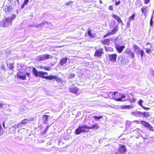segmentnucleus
Masks as SVG:
<instances>
[{"label":"nucleus","instance_id":"1","mask_svg":"<svg viewBox=\"0 0 154 154\" xmlns=\"http://www.w3.org/2000/svg\"><path fill=\"white\" fill-rule=\"evenodd\" d=\"M32 72L35 77H39L45 79H46V76L45 75L48 74V73L46 72L42 71L38 72L37 69L34 67L32 69Z\"/></svg>","mask_w":154,"mask_h":154},{"label":"nucleus","instance_id":"2","mask_svg":"<svg viewBox=\"0 0 154 154\" xmlns=\"http://www.w3.org/2000/svg\"><path fill=\"white\" fill-rule=\"evenodd\" d=\"M140 124L147 129L151 131L154 132V127L148 122L144 120H142L140 121Z\"/></svg>","mask_w":154,"mask_h":154},{"label":"nucleus","instance_id":"3","mask_svg":"<svg viewBox=\"0 0 154 154\" xmlns=\"http://www.w3.org/2000/svg\"><path fill=\"white\" fill-rule=\"evenodd\" d=\"M118 30L119 26L118 25H116L113 27V29L111 32H108L106 34L104 35L103 37V38H105L109 35L115 34L116 33V32L118 31Z\"/></svg>","mask_w":154,"mask_h":154},{"label":"nucleus","instance_id":"4","mask_svg":"<svg viewBox=\"0 0 154 154\" xmlns=\"http://www.w3.org/2000/svg\"><path fill=\"white\" fill-rule=\"evenodd\" d=\"M0 25L3 27H6L12 24V23L8 17L6 18L0 22Z\"/></svg>","mask_w":154,"mask_h":154},{"label":"nucleus","instance_id":"5","mask_svg":"<svg viewBox=\"0 0 154 154\" xmlns=\"http://www.w3.org/2000/svg\"><path fill=\"white\" fill-rule=\"evenodd\" d=\"M112 97L115 100L118 101H122L121 98V93L115 91L113 93Z\"/></svg>","mask_w":154,"mask_h":154},{"label":"nucleus","instance_id":"6","mask_svg":"<svg viewBox=\"0 0 154 154\" xmlns=\"http://www.w3.org/2000/svg\"><path fill=\"white\" fill-rule=\"evenodd\" d=\"M127 148L126 146L120 144L118 149V151L120 154H124L127 152Z\"/></svg>","mask_w":154,"mask_h":154},{"label":"nucleus","instance_id":"7","mask_svg":"<svg viewBox=\"0 0 154 154\" xmlns=\"http://www.w3.org/2000/svg\"><path fill=\"white\" fill-rule=\"evenodd\" d=\"M104 53L103 48H101L99 49L96 50L94 54V56L97 57H101Z\"/></svg>","mask_w":154,"mask_h":154},{"label":"nucleus","instance_id":"8","mask_svg":"<svg viewBox=\"0 0 154 154\" xmlns=\"http://www.w3.org/2000/svg\"><path fill=\"white\" fill-rule=\"evenodd\" d=\"M17 78L22 80H25L26 79V75L23 72L19 71L16 74Z\"/></svg>","mask_w":154,"mask_h":154},{"label":"nucleus","instance_id":"9","mask_svg":"<svg viewBox=\"0 0 154 154\" xmlns=\"http://www.w3.org/2000/svg\"><path fill=\"white\" fill-rule=\"evenodd\" d=\"M118 60H120L121 63L123 65H125L129 62V61L126 60L125 58L122 55H119L118 57Z\"/></svg>","mask_w":154,"mask_h":154},{"label":"nucleus","instance_id":"10","mask_svg":"<svg viewBox=\"0 0 154 154\" xmlns=\"http://www.w3.org/2000/svg\"><path fill=\"white\" fill-rule=\"evenodd\" d=\"M112 40V38H105L101 41V43L104 45H110L111 41Z\"/></svg>","mask_w":154,"mask_h":154},{"label":"nucleus","instance_id":"11","mask_svg":"<svg viewBox=\"0 0 154 154\" xmlns=\"http://www.w3.org/2000/svg\"><path fill=\"white\" fill-rule=\"evenodd\" d=\"M109 60L113 63L115 62L116 61L117 54H109L108 55Z\"/></svg>","mask_w":154,"mask_h":154},{"label":"nucleus","instance_id":"12","mask_svg":"<svg viewBox=\"0 0 154 154\" xmlns=\"http://www.w3.org/2000/svg\"><path fill=\"white\" fill-rule=\"evenodd\" d=\"M125 48V46L124 45L120 46L118 45H116L115 47L116 51L119 53H122Z\"/></svg>","mask_w":154,"mask_h":154},{"label":"nucleus","instance_id":"13","mask_svg":"<svg viewBox=\"0 0 154 154\" xmlns=\"http://www.w3.org/2000/svg\"><path fill=\"white\" fill-rule=\"evenodd\" d=\"M147 8V6H144L141 9V12L143 14L144 16L146 17L147 16V14L148 12Z\"/></svg>","mask_w":154,"mask_h":154},{"label":"nucleus","instance_id":"14","mask_svg":"<svg viewBox=\"0 0 154 154\" xmlns=\"http://www.w3.org/2000/svg\"><path fill=\"white\" fill-rule=\"evenodd\" d=\"M34 120V119L33 118H30L29 119H25L22 121L20 123V125H25L28 122L30 121L33 122Z\"/></svg>","mask_w":154,"mask_h":154},{"label":"nucleus","instance_id":"15","mask_svg":"<svg viewBox=\"0 0 154 154\" xmlns=\"http://www.w3.org/2000/svg\"><path fill=\"white\" fill-rule=\"evenodd\" d=\"M112 16L119 23H121L122 25H123V22L119 16L115 14H112Z\"/></svg>","mask_w":154,"mask_h":154},{"label":"nucleus","instance_id":"16","mask_svg":"<svg viewBox=\"0 0 154 154\" xmlns=\"http://www.w3.org/2000/svg\"><path fill=\"white\" fill-rule=\"evenodd\" d=\"M69 90L70 92L76 94L79 91V89L76 87H71L69 88Z\"/></svg>","mask_w":154,"mask_h":154},{"label":"nucleus","instance_id":"17","mask_svg":"<svg viewBox=\"0 0 154 154\" xmlns=\"http://www.w3.org/2000/svg\"><path fill=\"white\" fill-rule=\"evenodd\" d=\"M134 107V106L133 105H122L120 106V108L122 109H129L130 108H133Z\"/></svg>","mask_w":154,"mask_h":154},{"label":"nucleus","instance_id":"18","mask_svg":"<svg viewBox=\"0 0 154 154\" xmlns=\"http://www.w3.org/2000/svg\"><path fill=\"white\" fill-rule=\"evenodd\" d=\"M80 127L82 130V133L87 132L89 131V130L88 128V126H87L86 125H82L80 126Z\"/></svg>","mask_w":154,"mask_h":154},{"label":"nucleus","instance_id":"19","mask_svg":"<svg viewBox=\"0 0 154 154\" xmlns=\"http://www.w3.org/2000/svg\"><path fill=\"white\" fill-rule=\"evenodd\" d=\"M126 53L130 57L133 59L134 58L135 56L134 53L133 52L129 51L126 52Z\"/></svg>","mask_w":154,"mask_h":154},{"label":"nucleus","instance_id":"20","mask_svg":"<svg viewBox=\"0 0 154 154\" xmlns=\"http://www.w3.org/2000/svg\"><path fill=\"white\" fill-rule=\"evenodd\" d=\"M67 58L66 57H64L62 58L60 61V65H63L67 63Z\"/></svg>","mask_w":154,"mask_h":154},{"label":"nucleus","instance_id":"21","mask_svg":"<svg viewBox=\"0 0 154 154\" xmlns=\"http://www.w3.org/2000/svg\"><path fill=\"white\" fill-rule=\"evenodd\" d=\"M99 126L97 124H94L91 126L88 127V128L89 129H95L97 130L99 128Z\"/></svg>","mask_w":154,"mask_h":154},{"label":"nucleus","instance_id":"22","mask_svg":"<svg viewBox=\"0 0 154 154\" xmlns=\"http://www.w3.org/2000/svg\"><path fill=\"white\" fill-rule=\"evenodd\" d=\"M131 114L136 117H141L142 115V112L139 111L133 112Z\"/></svg>","mask_w":154,"mask_h":154},{"label":"nucleus","instance_id":"23","mask_svg":"<svg viewBox=\"0 0 154 154\" xmlns=\"http://www.w3.org/2000/svg\"><path fill=\"white\" fill-rule=\"evenodd\" d=\"M48 116L46 115H43L42 116V119L44 124L47 123L48 121Z\"/></svg>","mask_w":154,"mask_h":154},{"label":"nucleus","instance_id":"24","mask_svg":"<svg viewBox=\"0 0 154 154\" xmlns=\"http://www.w3.org/2000/svg\"><path fill=\"white\" fill-rule=\"evenodd\" d=\"M88 35L89 36L92 38H94L96 37V33H92L91 30L89 29L87 32Z\"/></svg>","mask_w":154,"mask_h":154},{"label":"nucleus","instance_id":"25","mask_svg":"<svg viewBox=\"0 0 154 154\" xmlns=\"http://www.w3.org/2000/svg\"><path fill=\"white\" fill-rule=\"evenodd\" d=\"M82 130L81 129L80 126L77 129L75 130V134L77 135L81 133H82Z\"/></svg>","mask_w":154,"mask_h":154},{"label":"nucleus","instance_id":"26","mask_svg":"<svg viewBox=\"0 0 154 154\" xmlns=\"http://www.w3.org/2000/svg\"><path fill=\"white\" fill-rule=\"evenodd\" d=\"M37 59L38 61L45 60L44 55H42L38 56L37 57Z\"/></svg>","mask_w":154,"mask_h":154},{"label":"nucleus","instance_id":"27","mask_svg":"<svg viewBox=\"0 0 154 154\" xmlns=\"http://www.w3.org/2000/svg\"><path fill=\"white\" fill-rule=\"evenodd\" d=\"M48 23L46 21H44L42 22L41 23L36 25V27L37 28L41 27L43 26L44 25H45L46 24H48Z\"/></svg>","mask_w":154,"mask_h":154},{"label":"nucleus","instance_id":"28","mask_svg":"<svg viewBox=\"0 0 154 154\" xmlns=\"http://www.w3.org/2000/svg\"><path fill=\"white\" fill-rule=\"evenodd\" d=\"M55 76L50 75L49 76H46L45 79L49 80H53L55 78Z\"/></svg>","mask_w":154,"mask_h":154},{"label":"nucleus","instance_id":"29","mask_svg":"<svg viewBox=\"0 0 154 154\" xmlns=\"http://www.w3.org/2000/svg\"><path fill=\"white\" fill-rule=\"evenodd\" d=\"M45 60H48L50 59H51L53 58V56L52 55L48 54H45L44 55Z\"/></svg>","mask_w":154,"mask_h":154},{"label":"nucleus","instance_id":"30","mask_svg":"<svg viewBox=\"0 0 154 154\" xmlns=\"http://www.w3.org/2000/svg\"><path fill=\"white\" fill-rule=\"evenodd\" d=\"M29 0H24L23 4L21 5V8L23 9L25 5H26L29 1Z\"/></svg>","mask_w":154,"mask_h":154},{"label":"nucleus","instance_id":"31","mask_svg":"<svg viewBox=\"0 0 154 154\" xmlns=\"http://www.w3.org/2000/svg\"><path fill=\"white\" fill-rule=\"evenodd\" d=\"M40 67V69H43L48 71H50L51 70V68L49 67L41 66Z\"/></svg>","mask_w":154,"mask_h":154},{"label":"nucleus","instance_id":"32","mask_svg":"<svg viewBox=\"0 0 154 154\" xmlns=\"http://www.w3.org/2000/svg\"><path fill=\"white\" fill-rule=\"evenodd\" d=\"M143 115V116L145 118H147L149 116V113L146 112H142V115Z\"/></svg>","mask_w":154,"mask_h":154},{"label":"nucleus","instance_id":"33","mask_svg":"<svg viewBox=\"0 0 154 154\" xmlns=\"http://www.w3.org/2000/svg\"><path fill=\"white\" fill-rule=\"evenodd\" d=\"M135 14H133L131 16L129 17L128 18V20L131 21V20H134V19Z\"/></svg>","mask_w":154,"mask_h":154},{"label":"nucleus","instance_id":"34","mask_svg":"<svg viewBox=\"0 0 154 154\" xmlns=\"http://www.w3.org/2000/svg\"><path fill=\"white\" fill-rule=\"evenodd\" d=\"M127 101H128L131 103H135L136 99L134 98H130L127 100Z\"/></svg>","mask_w":154,"mask_h":154},{"label":"nucleus","instance_id":"35","mask_svg":"<svg viewBox=\"0 0 154 154\" xmlns=\"http://www.w3.org/2000/svg\"><path fill=\"white\" fill-rule=\"evenodd\" d=\"M15 17L16 15L14 14H13L11 15V17H8V18H9V20L12 23V20H13Z\"/></svg>","mask_w":154,"mask_h":154},{"label":"nucleus","instance_id":"36","mask_svg":"<svg viewBox=\"0 0 154 154\" xmlns=\"http://www.w3.org/2000/svg\"><path fill=\"white\" fill-rule=\"evenodd\" d=\"M146 52L148 54H150L152 52V50L149 48H145Z\"/></svg>","mask_w":154,"mask_h":154},{"label":"nucleus","instance_id":"37","mask_svg":"<svg viewBox=\"0 0 154 154\" xmlns=\"http://www.w3.org/2000/svg\"><path fill=\"white\" fill-rule=\"evenodd\" d=\"M4 10L5 12L9 11L11 10L10 6H6Z\"/></svg>","mask_w":154,"mask_h":154},{"label":"nucleus","instance_id":"38","mask_svg":"<svg viewBox=\"0 0 154 154\" xmlns=\"http://www.w3.org/2000/svg\"><path fill=\"white\" fill-rule=\"evenodd\" d=\"M20 123H19L15 125L12 126V128H19L20 127Z\"/></svg>","mask_w":154,"mask_h":154},{"label":"nucleus","instance_id":"39","mask_svg":"<svg viewBox=\"0 0 154 154\" xmlns=\"http://www.w3.org/2000/svg\"><path fill=\"white\" fill-rule=\"evenodd\" d=\"M4 132V131L2 127V125H0V136L2 135L3 133Z\"/></svg>","mask_w":154,"mask_h":154},{"label":"nucleus","instance_id":"40","mask_svg":"<svg viewBox=\"0 0 154 154\" xmlns=\"http://www.w3.org/2000/svg\"><path fill=\"white\" fill-rule=\"evenodd\" d=\"M75 74L74 73H71L68 77V79H71L75 77Z\"/></svg>","mask_w":154,"mask_h":154},{"label":"nucleus","instance_id":"41","mask_svg":"<svg viewBox=\"0 0 154 154\" xmlns=\"http://www.w3.org/2000/svg\"><path fill=\"white\" fill-rule=\"evenodd\" d=\"M93 118L94 119H100L101 118H103V116H93Z\"/></svg>","mask_w":154,"mask_h":154},{"label":"nucleus","instance_id":"42","mask_svg":"<svg viewBox=\"0 0 154 154\" xmlns=\"http://www.w3.org/2000/svg\"><path fill=\"white\" fill-rule=\"evenodd\" d=\"M54 79H55L56 81L58 82H60L62 81V80L60 78H58L56 76H55V78Z\"/></svg>","mask_w":154,"mask_h":154},{"label":"nucleus","instance_id":"43","mask_svg":"<svg viewBox=\"0 0 154 154\" xmlns=\"http://www.w3.org/2000/svg\"><path fill=\"white\" fill-rule=\"evenodd\" d=\"M14 64V63H10L9 65V68L12 71L13 70V69L14 68V66H13Z\"/></svg>","mask_w":154,"mask_h":154},{"label":"nucleus","instance_id":"44","mask_svg":"<svg viewBox=\"0 0 154 154\" xmlns=\"http://www.w3.org/2000/svg\"><path fill=\"white\" fill-rule=\"evenodd\" d=\"M143 102V101L142 100H139L138 102V103L140 106L142 107L143 106L142 105V103Z\"/></svg>","mask_w":154,"mask_h":154},{"label":"nucleus","instance_id":"45","mask_svg":"<svg viewBox=\"0 0 154 154\" xmlns=\"http://www.w3.org/2000/svg\"><path fill=\"white\" fill-rule=\"evenodd\" d=\"M0 68L3 70H6L5 66L4 64H2L1 65Z\"/></svg>","mask_w":154,"mask_h":154},{"label":"nucleus","instance_id":"46","mask_svg":"<svg viewBox=\"0 0 154 154\" xmlns=\"http://www.w3.org/2000/svg\"><path fill=\"white\" fill-rule=\"evenodd\" d=\"M121 3V2L120 0H119L118 1H116L115 2V5L116 6H118Z\"/></svg>","mask_w":154,"mask_h":154},{"label":"nucleus","instance_id":"47","mask_svg":"<svg viewBox=\"0 0 154 154\" xmlns=\"http://www.w3.org/2000/svg\"><path fill=\"white\" fill-rule=\"evenodd\" d=\"M141 57L142 58L144 54V52L143 50H141L140 51Z\"/></svg>","mask_w":154,"mask_h":154},{"label":"nucleus","instance_id":"48","mask_svg":"<svg viewBox=\"0 0 154 154\" xmlns=\"http://www.w3.org/2000/svg\"><path fill=\"white\" fill-rule=\"evenodd\" d=\"M152 19H153V16H152L151 17V18L150 20V25L151 26H152V24H153V21H152Z\"/></svg>","mask_w":154,"mask_h":154},{"label":"nucleus","instance_id":"49","mask_svg":"<svg viewBox=\"0 0 154 154\" xmlns=\"http://www.w3.org/2000/svg\"><path fill=\"white\" fill-rule=\"evenodd\" d=\"M126 97V96L123 94H121V98L122 100V98H124Z\"/></svg>","mask_w":154,"mask_h":154},{"label":"nucleus","instance_id":"50","mask_svg":"<svg viewBox=\"0 0 154 154\" xmlns=\"http://www.w3.org/2000/svg\"><path fill=\"white\" fill-rule=\"evenodd\" d=\"M144 0V3L146 4H149L150 0Z\"/></svg>","mask_w":154,"mask_h":154},{"label":"nucleus","instance_id":"51","mask_svg":"<svg viewBox=\"0 0 154 154\" xmlns=\"http://www.w3.org/2000/svg\"><path fill=\"white\" fill-rule=\"evenodd\" d=\"M109 9L110 11H113V8L112 6L111 5H109Z\"/></svg>","mask_w":154,"mask_h":154},{"label":"nucleus","instance_id":"52","mask_svg":"<svg viewBox=\"0 0 154 154\" xmlns=\"http://www.w3.org/2000/svg\"><path fill=\"white\" fill-rule=\"evenodd\" d=\"M131 21L128 20V22L127 23V27L128 28H130V22Z\"/></svg>","mask_w":154,"mask_h":154},{"label":"nucleus","instance_id":"53","mask_svg":"<svg viewBox=\"0 0 154 154\" xmlns=\"http://www.w3.org/2000/svg\"><path fill=\"white\" fill-rule=\"evenodd\" d=\"M133 47L134 50H139V48L136 45H134Z\"/></svg>","mask_w":154,"mask_h":154},{"label":"nucleus","instance_id":"54","mask_svg":"<svg viewBox=\"0 0 154 154\" xmlns=\"http://www.w3.org/2000/svg\"><path fill=\"white\" fill-rule=\"evenodd\" d=\"M73 3V2L71 1H69V2H67L66 5H70V4H71V3Z\"/></svg>","mask_w":154,"mask_h":154},{"label":"nucleus","instance_id":"55","mask_svg":"<svg viewBox=\"0 0 154 154\" xmlns=\"http://www.w3.org/2000/svg\"><path fill=\"white\" fill-rule=\"evenodd\" d=\"M144 109L146 110H149L150 109V108L148 107H146L144 106H143L142 107Z\"/></svg>","mask_w":154,"mask_h":154},{"label":"nucleus","instance_id":"56","mask_svg":"<svg viewBox=\"0 0 154 154\" xmlns=\"http://www.w3.org/2000/svg\"><path fill=\"white\" fill-rule=\"evenodd\" d=\"M2 125L5 129H6L7 128L6 127H5V122H4L2 123Z\"/></svg>","mask_w":154,"mask_h":154},{"label":"nucleus","instance_id":"57","mask_svg":"<svg viewBox=\"0 0 154 154\" xmlns=\"http://www.w3.org/2000/svg\"><path fill=\"white\" fill-rule=\"evenodd\" d=\"M150 45V47L151 48L152 45L151 44V43H150L149 42H147L146 44V45Z\"/></svg>","mask_w":154,"mask_h":154},{"label":"nucleus","instance_id":"58","mask_svg":"<svg viewBox=\"0 0 154 154\" xmlns=\"http://www.w3.org/2000/svg\"><path fill=\"white\" fill-rule=\"evenodd\" d=\"M48 128H49V126H48L47 127L45 130V131H44V132H45V133H46V132L47 131L48 129Z\"/></svg>","mask_w":154,"mask_h":154},{"label":"nucleus","instance_id":"59","mask_svg":"<svg viewBox=\"0 0 154 154\" xmlns=\"http://www.w3.org/2000/svg\"><path fill=\"white\" fill-rule=\"evenodd\" d=\"M30 73L29 72H26V74L27 75L28 77H30Z\"/></svg>","mask_w":154,"mask_h":154},{"label":"nucleus","instance_id":"60","mask_svg":"<svg viewBox=\"0 0 154 154\" xmlns=\"http://www.w3.org/2000/svg\"><path fill=\"white\" fill-rule=\"evenodd\" d=\"M3 106V105L2 103H0V108H1Z\"/></svg>","mask_w":154,"mask_h":154},{"label":"nucleus","instance_id":"61","mask_svg":"<svg viewBox=\"0 0 154 154\" xmlns=\"http://www.w3.org/2000/svg\"><path fill=\"white\" fill-rule=\"evenodd\" d=\"M105 49L106 51H109V50L108 49H107V48L106 47H105Z\"/></svg>","mask_w":154,"mask_h":154},{"label":"nucleus","instance_id":"62","mask_svg":"<svg viewBox=\"0 0 154 154\" xmlns=\"http://www.w3.org/2000/svg\"><path fill=\"white\" fill-rule=\"evenodd\" d=\"M113 27V26H110V28L111 29V28H112V27Z\"/></svg>","mask_w":154,"mask_h":154},{"label":"nucleus","instance_id":"63","mask_svg":"<svg viewBox=\"0 0 154 154\" xmlns=\"http://www.w3.org/2000/svg\"><path fill=\"white\" fill-rule=\"evenodd\" d=\"M113 2H114L115 1H116V0H112Z\"/></svg>","mask_w":154,"mask_h":154},{"label":"nucleus","instance_id":"64","mask_svg":"<svg viewBox=\"0 0 154 154\" xmlns=\"http://www.w3.org/2000/svg\"><path fill=\"white\" fill-rule=\"evenodd\" d=\"M116 154H118V153H116Z\"/></svg>","mask_w":154,"mask_h":154}]
</instances>
